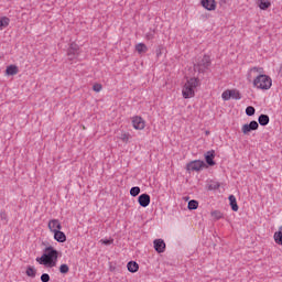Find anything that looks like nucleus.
Returning <instances> with one entry per match:
<instances>
[{
    "mask_svg": "<svg viewBox=\"0 0 282 282\" xmlns=\"http://www.w3.org/2000/svg\"><path fill=\"white\" fill-rule=\"evenodd\" d=\"M203 169H208V165L202 160L191 161L189 163L186 164L187 171L199 172L203 171Z\"/></svg>",
    "mask_w": 282,
    "mask_h": 282,
    "instance_id": "5",
    "label": "nucleus"
},
{
    "mask_svg": "<svg viewBox=\"0 0 282 282\" xmlns=\"http://www.w3.org/2000/svg\"><path fill=\"white\" fill-rule=\"evenodd\" d=\"M59 272H61V274H67V272H69V265L61 264Z\"/></svg>",
    "mask_w": 282,
    "mask_h": 282,
    "instance_id": "31",
    "label": "nucleus"
},
{
    "mask_svg": "<svg viewBox=\"0 0 282 282\" xmlns=\"http://www.w3.org/2000/svg\"><path fill=\"white\" fill-rule=\"evenodd\" d=\"M0 219L2 221H8V214H6V212H0Z\"/></svg>",
    "mask_w": 282,
    "mask_h": 282,
    "instance_id": "34",
    "label": "nucleus"
},
{
    "mask_svg": "<svg viewBox=\"0 0 282 282\" xmlns=\"http://www.w3.org/2000/svg\"><path fill=\"white\" fill-rule=\"evenodd\" d=\"M62 229L63 226L61 225V221L58 219H52L48 221V230H51V232H57Z\"/></svg>",
    "mask_w": 282,
    "mask_h": 282,
    "instance_id": "10",
    "label": "nucleus"
},
{
    "mask_svg": "<svg viewBox=\"0 0 282 282\" xmlns=\"http://www.w3.org/2000/svg\"><path fill=\"white\" fill-rule=\"evenodd\" d=\"M127 269H128V272H131L133 274L138 272V270H140V264H138V262L135 261H130L127 264Z\"/></svg>",
    "mask_w": 282,
    "mask_h": 282,
    "instance_id": "16",
    "label": "nucleus"
},
{
    "mask_svg": "<svg viewBox=\"0 0 282 282\" xmlns=\"http://www.w3.org/2000/svg\"><path fill=\"white\" fill-rule=\"evenodd\" d=\"M153 243H154V250L159 252V254H162V252L166 250V242H164V240L155 239Z\"/></svg>",
    "mask_w": 282,
    "mask_h": 282,
    "instance_id": "11",
    "label": "nucleus"
},
{
    "mask_svg": "<svg viewBox=\"0 0 282 282\" xmlns=\"http://www.w3.org/2000/svg\"><path fill=\"white\" fill-rule=\"evenodd\" d=\"M132 126H133V129H137V131H142V129H144V127H147V123H145L144 119H142V117L134 116L132 118Z\"/></svg>",
    "mask_w": 282,
    "mask_h": 282,
    "instance_id": "8",
    "label": "nucleus"
},
{
    "mask_svg": "<svg viewBox=\"0 0 282 282\" xmlns=\"http://www.w3.org/2000/svg\"><path fill=\"white\" fill-rule=\"evenodd\" d=\"M162 54V50L160 48V46L156 48V56L160 57V55Z\"/></svg>",
    "mask_w": 282,
    "mask_h": 282,
    "instance_id": "37",
    "label": "nucleus"
},
{
    "mask_svg": "<svg viewBox=\"0 0 282 282\" xmlns=\"http://www.w3.org/2000/svg\"><path fill=\"white\" fill-rule=\"evenodd\" d=\"M187 208L188 210H197V208H199V202L195 199L189 200L187 204Z\"/></svg>",
    "mask_w": 282,
    "mask_h": 282,
    "instance_id": "22",
    "label": "nucleus"
},
{
    "mask_svg": "<svg viewBox=\"0 0 282 282\" xmlns=\"http://www.w3.org/2000/svg\"><path fill=\"white\" fill-rule=\"evenodd\" d=\"M138 202H139V206H141L142 208H147V206L151 204V196L149 194H141L138 197Z\"/></svg>",
    "mask_w": 282,
    "mask_h": 282,
    "instance_id": "9",
    "label": "nucleus"
},
{
    "mask_svg": "<svg viewBox=\"0 0 282 282\" xmlns=\"http://www.w3.org/2000/svg\"><path fill=\"white\" fill-rule=\"evenodd\" d=\"M135 50L139 54H144L145 52H148V47H147V44L144 43H139L135 45Z\"/></svg>",
    "mask_w": 282,
    "mask_h": 282,
    "instance_id": "23",
    "label": "nucleus"
},
{
    "mask_svg": "<svg viewBox=\"0 0 282 282\" xmlns=\"http://www.w3.org/2000/svg\"><path fill=\"white\" fill-rule=\"evenodd\" d=\"M26 276H31V279H34L36 276V269L34 267H28L26 268Z\"/></svg>",
    "mask_w": 282,
    "mask_h": 282,
    "instance_id": "24",
    "label": "nucleus"
},
{
    "mask_svg": "<svg viewBox=\"0 0 282 282\" xmlns=\"http://www.w3.org/2000/svg\"><path fill=\"white\" fill-rule=\"evenodd\" d=\"M119 140L123 141V142H129V140H131V134L129 133H121L119 137Z\"/></svg>",
    "mask_w": 282,
    "mask_h": 282,
    "instance_id": "30",
    "label": "nucleus"
},
{
    "mask_svg": "<svg viewBox=\"0 0 282 282\" xmlns=\"http://www.w3.org/2000/svg\"><path fill=\"white\" fill-rule=\"evenodd\" d=\"M257 129H259V122L252 120V121H250V123L243 124L241 128V131H242L243 135H248V133H250V131H257Z\"/></svg>",
    "mask_w": 282,
    "mask_h": 282,
    "instance_id": "7",
    "label": "nucleus"
},
{
    "mask_svg": "<svg viewBox=\"0 0 282 282\" xmlns=\"http://www.w3.org/2000/svg\"><path fill=\"white\" fill-rule=\"evenodd\" d=\"M229 204L234 213H237V210H239V205H237V197H235V195H229Z\"/></svg>",
    "mask_w": 282,
    "mask_h": 282,
    "instance_id": "18",
    "label": "nucleus"
},
{
    "mask_svg": "<svg viewBox=\"0 0 282 282\" xmlns=\"http://www.w3.org/2000/svg\"><path fill=\"white\" fill-rule=\"evenodd\" d=\"M199 85V77L189 78L183 86V98L188 99L195 96V89Z\"/></svg>",
    "mask_w": 282,
    "mask_h": 282,
    "instance_id": "3",
    "label": "nucleus"
},
{
    "mask_svg": "<svg viewBox=\"0 0 282 282\" xmlns=\"http://www.w3.org/2000/svg\"><path fill=\"white\" fill-rule=\"evenodd\" d=\"M130 195L131 197H138V195H140V187L138 186L131 187Z\"/></svg>",
    "mask_w": 282,
    "mask_h": 282,
    "instance_id": "28",
    "label": "nucleus"
},
{
    "mask_svg": "<svg viewBox=\"0 0 282 282\" xmlns=\"http://www.w3.org/2000/svg\"><path fill=\"white\" fill-rule=\"evenodd\" d=\"M231 98L234 100H241V93L237 89H231Z\"/></svg>",
    "mask_w": 282,
    "mask_h": 282,
    "instance_id": "26",
    "label": "nucleus"
},
{
    "mask_svg": "<svg viewBox=\"0 0 282 282\" xmlns=\"http://www.w3.org/2000/svg\"><path fill=\"white\" fill-rule=\"evenodd\" d=\"M254 113H257V109H254V107H252V106H249V107H247L246 108V115L247 116H254Z\"/></svg>",
    "mask_w": 282,
    "mask_h": 282,
    "instance_id": "29",
    "label": "nucleus"
},
{
    "mask_svg": "<svg viewBox=\"0 0 282 282\" xmlns=\"http://www.w3.org/2000/svg\"><path fill=\"white\" fill-rule=\"evenodd\" d=\"M145 37L148 39V41H151L155 37V33L153 32L147 33Z\"/></svg>",
    "mask_w": 282,
    "mask_h": 282,
    "instance_id": "35",
    "label": "nucleus"
},
{
    "mask_svg": "<svg viewBox=\"0 0 282 282\" xmlns=\"http://www.w3.org/2000/svg\"><path fill=\"white\" fill-rule=\"evenodd\" d=\"M205 162L207 166H215V150H210L205 153Z\"/></svg>",
    "mask_w": 282,
    "mask_h": 282,
    "instance_id": "12",
    "label": "nucleus"
},
{
    "mask_svg": "<svg viewBox=\"0 0 282 282\" xmlns=\"http://www.w3.org/2000/svg\"><path fill=\"white\" fill-rule=\"evenodd\" d=\"M252 76H256V78L253 79V87H257V89L267 90V89H270V87H272V78L263 74V67L254 66L250 68L248 73V78H252Z\"/></svg>",
    "mask_w": 282,
    "mask_h": 282,
    "instance_id": "1",
    "label": "nucleus"
},
{
    "mask_svg": "<svg viewBox=\"0 0 282 282\" xmlns=\"http://www.w3.org/2000/svg\"><path fill=\"white\" fill-rule=\"evenodd\" d=\"M10 25V18L8 17H1L0 18V30H6Z\"/></svg>",
    "mask_w": 282,
    "mask_h": 282,
    "instance_id": "21",
    "label": "nucleus"
},
{
    "mask_svg": "<svg viewBox=\"0 0 282 282\" xmlns=\"http://www.w3.org/2000/svg\"><path fill=\"white\" fill-rule=\"evenodd\" d=\"M101 241H102V243H104L105 246H111V243H113V240H109V239L101 240Z\"/></svg>",
    "mask_w": 282,
    "mask_h": 282,
    "instance_id": "36",
    "label": "nucleus"
},
{
    "mask_svg": "<svg viewBox=\"0 0 282 282\" xmlns=\"http://www.w3.org/2000/svg\"><path fill=\"white\" fill-rule=\"evenodd\" d=\"M80 54V46L76 43H72L67 51V56L69 61H74V58H78V55Z\"/></svg>",
    "mask_w": 282,
    "mask_h": 282,
    "instance_id": "6",
    "label": "nucleus"
},
{
    "mask_svg": "<svg viewBox=\"0 0 282 282\" xmlns=\"http://www.w3.org/2000/svg\"><path fill=\"white\" fill-rule=\"evenodd\" d=\"M232 97V89H227L221 94V98L223 100H230V98Z\"/></svg>",
    "mask_w": 282,
    "mask_h": 282,
    "instance_id": "25",
    "label": "nucleus"
},
{
    "mask_svg": "<svg viewBox=\"0 0 282 282\" xmlns=\"http://www.w3.org/2000/svg\"><path fill=\"white\" fill-rule=\"evenodd\" d=\"M274 241L278 246H282V226L279 228V231L274 232Z\"/></svg>",
    "mask_w": 282,
    "mask_h": 282,
    "instance_id": "20",
    "label": "nucleus"
},
{
    "mask_svg": "<svg viewBox=\"0 0 282 282\" xmlns=\"http://www.w3.org/2000/svg\"><path fill=\"white\" fill-rule=\"evenodd\" d=\"M219 186H220V185H219V184H217V185H215V186H214V188H219Z\"/></svg>",
    "mask_w": 282,
    "mask_h": 282,
    "instance_id": "39",
    "label": "nucleus"
},
{
    "mask_svg": "<svg viewBox=\"0 0 282 282\" xmlns=\"http://www.w3.org/2000/svg\"><path fill=\"white\" fill-rule=\"evenodd\" d=\"M258 122L261 127H268V124H270V116L268 115H260L258 117Z\"/></svg>",
    "mask_w": 282,
    "mask_h": 282,
    "instance_id": "15",
    "label": "nucleus"
},
{
    "mask_svg": "<svg viewBox=\"0 0 282 282\" xmlns=\"http://www.w3.org/2000/svg\"><path fill=\"white\" fill-rule=\"evenodd\" d=\"M54 239L58 243H65L67 241V236L65 235V232L61 231V229H59L54 232Z\"/></svg>",
    "mask_w": 282,
    "mask_h": 282,
    "instance_id": "14",
    "label": "nucleus"
},
{
    "mask_svg": "<svg viewBox=\"0 0 282 282\" xmlns=\"http://www.w3.org/2000/svg\"><path fill=\"white\" fill-rule=\"evenodd\" d=\"M220 6H226L227 0H218Z\"/></svg>",
    "mask_w": 282,
    "mask_h": 282,
    "instance_id": "38",
    "label": "nucleus"
},
{
    "mask_svg": "<svg viewBox=\"0 0 282 282\" xmlns=\"http://www.w3.org/2000/svg\"><path fill=\"white\" fill-rule=\"evenodd\" d=\"M212 217H214V219L219 220L224 218V213H221L220 210H214L212 212Z\"/></svg>",
    "mask_w": 282,
    "mask_h": 282,
    "instance_id": "27",
    "label": "nucleus"
},
{
    "mask_svg": "<svg viewBox=\"0 0 282 282\" xmlns=\"http://www.w3.org/2000/svg\"><path fill=\"white\" fill-rule=\"evenodd\" d=\"M41 281H42V282H50V274L43 273V274L41 275Z\"/></svg>",
    "mask_w": 282,
    "mask_h": 282,
    "instance_id": "33",
    "label": "nucleus"
},
{
    "mask_svg": "<svg viewBox=\"0 0 282 282\" xmlns=\"http://www.w3.org/2000/svg\"><path fill=\"white\" fill-rule=\"evenodd\" d=\"M93 91H96L97 94L102 91V84H94Z\"/></svg>",
    "mask_w": 282,
    "mask_h": 282,
    "instance_id": "32",
    "label": "nucleus"
},
{
    "mask_svg": "<svg viewBox=\"0 0 282 282\" xmlns=\"http://www.w3.org/2000/svg\"><path fill=\"white\" fill-rule=\"evenodd\" d=\"M258 6L260 10H268L272 6V2L270 0H258Z\"/></svg>",
    "mask_w": 282,
    "mask_h": 282,
    "instance_id": "19",
    "label": "nucleus"
},
{
    "mask_svg": "<svg viewBox=\"0 0 282 282\" xmlns=\"http://www.w3.org/2000/svg\"><path fill=\"white\" fill-rule=\"evenodd\" d=\"M210 67V56L205 55L199 58L197 63L194 64V72H198V74H204L206 69Z\"/></svg>",
    "mask_w": 282,
    "mask_h": 282,
    "instance_id": "4",
    "label": "nucleus"
},
{
    "mask_svg": "<svg viewBox=\"0 0 282 282\" xmlns=\"http://www.w3.org/2000/svg\"><path fill=\"white\" fill-rule=\"evenodd\" d=\"M200 3L205 10L213 11L217 8V2H215V0H202Z\"/></svg>",
    "mask_w": 282,
    "mask_h": 282,
    "instance_id": "13",
    "label": "nucleus"
},
{
    "mask_svg": "<svg viewBox=\"0 0 282 282\" xmlns=\"http://www.w3.org/2000/svg\"><path fill=\"white\" fill-rule=\"evenodd\" d=\"M35 261L40 263V265H45V268H56L58 251L52 246L46 247L42 257H37Z\"/></svg>",
    "mask_w": 282,
    "mask_h": 282,
    "instance_id": "2",
    "label": "nucleus"
},
{
    "mask_svg": "<svg viewBox=\"0 0 282 282\" xmlns=\"http://www.w3.org/2000/svg\"><path fill=\"white\" fill-rule=\"evenodd\" d=\"M6 74L8 76H17V74H19V67H17V65H10L7 67Z\"/></svg>",
    "mask_w": 282,
    "mask_h": 282,
    "instance_id": "17",
    "label": "nucleus"
}]
</instances>
